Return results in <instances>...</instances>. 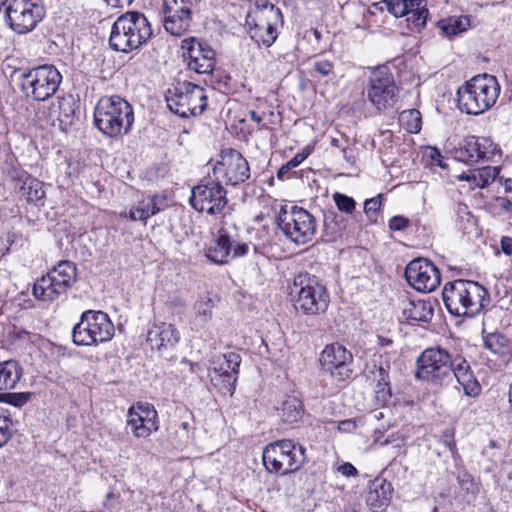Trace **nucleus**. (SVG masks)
Segmentation results:
<instances>
[{
  "label": "nucleus",
  "mask_w": 512,
  "mask_h": 512,
  "mask_svg": "<svg viewBox=\"0 0 512 512\" xmlns=\"http://www.w3.org/2000/svg\"><path fill=\"white\" fill-rule=\"evenodd\" d=\"M160 202L161 199L157 195L149 196L139 201L135 207H132L131 210L123 216L129 217L133 221L139 220L146 222L148 218L161 210L158 206Z\"/></svg>",
  "instance_id": "nucleus-33"
},
{
  "label": "nucleus",
  "mask_w": 512,
  "mask_h": 512,
  "mask_svg": "<svg viewBox=\"0 0 512 512\" xmlns=\"http://www.w3.org/2000/svg\"><path fill=\"white\" fill-rule=\"evenodd\" d=\"M44 15V8L37 0H12L5 9L6 22L17 34L34 30Z\"/></svg>",
  "instance_id": "nucleus-11"
},
{
  "label": "nucleus",
  "mask_w": 512,
  "mask_h": 512,
  "mask_svg": "<svg viewBox=\"0 0 512 512\" xmlns=\"http://www.w3.org/2000/svg\"><path fill=\"white\" fill-rule=\"evenodd\" d=\"M241 357L235 352L216 355L211 361V381L224 392L233 394L238 379Z\"/></svg>",
  "instance_id": "nucleus-18"
},
{
  "label": "nucleus",
  "mask_w": 512,
  "mask_h": 512,
  "mask_svg": "<svg viewBox=\"0 0 512 512\" xmlns=\"http://www.w3.org/2000/svg\"><path fill=\"white\" fill-rule=\"evenodd\" d=\"M428 157L431 160V165L439 166L441 168H446V165L443 162V156L440 151L436 148L430 147L428 152Z\"/></svg>",
  "instance_id": "nucleus-53"
},
{
  "label": "nucleus",
  "mask_w": 512,
  "mask_h": 512,
  "mask_svg": "<svg viewBox=\"0 0 512 512\" xmlns=\"http://www.w3.org/2000/svg\"><path fill=\"white\" fill-rule=\"evenodd\" d=\"M21 196L36 206L44 205L45 191L43 184L38 179L26 177L20 187Z\"/></svg>",
  "instance_id": "nucleus-36"
},
{
  "label": "nucleus",
  "mask_w": 512,
  "mask_h": 512,
  "mask_svg": "<svg viewBox=\"0 0 512 512\" xmlns=\"http://www.w3.org/2000/svg\"><path fill=\"white\" fill-rule=\"evenodd\" d=\"M393 487L385 479H375L369 486L367 505L373 512H383L390 504Z\"/></svg>",
  "instance_id": "nucleus-26"
},
{
  "label": "nucleus",
  "mask_w": 512,
  "mask_h": 512,
  "mask_svg": "<svg viewBox=\"0 0 512 512\" xmlns=\"http://www.w3.org/2000/svg\"><path fill=\"white\" fill-rule=\"evenodd\" d=\"M179 341L180 333L171 323H154L147 332L148 344L158 351L172 349Z\"/></svg>",
  "instance_id": "nucleus-24"
},
{
  "label": "nucleus",
  "mask_w": 512,
  "mask_h": 512,
  "mask_svg": "<svg viewBox=\"0 0 512 512\" xmlns=\"http://www.w3.org/2000/svg\"><path fill=\"white\" fill-rule=\"evenodd\" d=\"M31 397L30 393H0V402L22 407Z\"/></svg>",
  "instance_id": "nucleus-46"
},
{
  "label": "nucleus",
  "mask_w": 512,
  "mask_h": 512,
  "mask_svg": "<svg viewBox=\"0 0 512 512\" xmlns=\"http://www.w3.org/2000/svg\"><path fill=\"white\" fill-rule=\"evenodd\" d=\"M249 115H250L251 120H253L256 123H260L263 119V117L254 110H251L249 112Z\"/></svg>",
  "instance_id": "nucleus-61"
},
{
  "label": "nucleus",
  "mask_w": 512,
  "mask_h": 512,
  "mask_svg": "<svg viewBox=\"0 0 512 512\" xmlns=\"http://www.w3.org/2000/svg\"><path fill=\"white\" fill-rule=\"evenodd\" d=\"M405 277L414 289L424 293L434 291L441 279L438 268L423 258L414 259L407 265Z\"/></svg>",
  "instance_id": "nucleus-19"
},
{
  "label": "nucleus",
  "mask_w": 512,
  "mask_h": 512,
  "mask_svg": "<svg viewBox=\"0 0 512 512\" xmlns=\"http://www.w3.org/2000/svg\"><path fill=\"white\" fill-rule=\"evenodd\" d=\"M249 251L247 243L233 241L227 231L220 229L215 241L207 248V258L218 265L228 263L229 258L245 256Z\"/></svg>",
  "instance_id": "nucleus-22"
},
{
  "label": "nucleus",
  "mask_w": 512,
  "mask_h": 512,
  "mask_svg": "<svg viewBox=\"0 0 512 512\" xmlns=\"http://www.w3.org/2000/svg\"><path fill=\"white\" fill-rule=\"evenodd\" d=\"M342 153H343V157L344 159L349 162V163H353L354 162V157L348 153L347 151V148H342Z\"/></svg>",
  "instance_id": "nucleus-63"
},
{
  "label": "nucleus",
  "mask_w": 512,
  "mask_h": 512,
  "mask_svg": "<svg viewBox=\"0 0 512 512\" xmlns=\"http://www.w3.org/2000/svg\"><path fill=\"white\" fill-rule=\"evenodd\" d=\"M502 207L508 211V212H512V201L508 200V199H504L503 202H502Z\"/></svg>",
  "instance_id": "nucleus-64"
},
{
  "label": "nucleus",
  "mask_w": 512,
  "mask_h": 512,
  "mask_svg": "<svg viewBox=\"0 0 512 512\" xmlns=\"http://www.w3.org/2000/svg\"><path fill=\"white\" fill-rule=\"evenodd\" d=\"M76 102L71 95L57 97V101L51 106V115L56 117L60 125L66 128L73 123Z\"/></svg>",
  "instance_id": "nucleus-30"
},
{
  "label": "nucleus",
  "mask_w": 512,
  "mask_h": 512,
  "mask_svg": "<svg viewBox=\"0 0 512 512\" xmlns=\"http://www.w3.org/2000/svg\"><path fill=\"white\" fill-rule=\"evenodd\" d=\"M394 341L391 338L385 336H377V344L380 348L386 349L393 346Z\"/></svg>",
  "instance_id": "nucleus-58"
},
{
  "label": "nucleus",
  "mask_w": 512,
  "mask_h": 512,
  "mask_svg": "<svg viewBox=\"0 0 512 512\" xmlns=\"http://www.w3.org/2000/svg\"><path fill=\"white\" fill-rule=\"evenodd\" d=\"M399 121L409 133H418L421 129V114L416 109L402 111L399 115Z\"/></svg>",
  "instance_id": "nucleus-40"
},
{
  "label": "nucleus",
  "mask_w": 512,
  "mask_h": 512,
  "mask_svg": "<svg viewBox=\"0 0 512 512\" xmlns=\"http://www.w3.org/2000/svg\"><path fill=\"white\" fill-rule=\"evenodd\" d=\"M454 437H455V429L447 428L442 432L441 441L449 449L452 456L455 458L456 456H458V451H457L456 442L454 440Z\"/></svg>",
  "instance_id": "nucleus-49"
},
{
  "label": "nucleus",
  "mask_w": 512,
  "mask_h": 512,
  "mask_svg": "<svg viewBox=\"0 0 512 512\" xmlns=\"http://www.w3.org/2000/svg\"><path fill=\"white\" fill-rule=\"evenodd\" d=\"M94 123L105 136L122 137L130 132L134 123L133 107L117 95L102 97L94 109Z\"/></svg>",
  "instance_id": "nucleus-1"
},
{
  "label": "nucleus",
  "mask_w": 512,
  "mask_h": 512,
  "mask_svg": "<svg viewBox=\"0 0 512 512\" xmlns=\"http://www.w3.org/2000/svg\"><path fill=\"white\" fill-rule=\"evenodd\" d=\"M23 374L22 366L16 360L0 362V391L15 389Z\"/></svg>",
  "instance_id": "nucleus-31"
},
{
  "label": "nucleus",
  "mask_w": 512,
  "mask_h": 512,
  "mask_svg": "<svg viewBox=\"0 0 512 512\" xmlns=\"http://www.w3.org/2000/svg\"><path fill=\"white\" fill-rule=\"evenodd\" d=\"M338 472H340L342 475L350 477V476H356L358 474L357 469L349 462H346L338 467Z\"/></svg>",
  "instance_id": "nucleus-54"
},
{
  "label": "nucleus",
  "mask_w": 512,
  "mask_h": 512,
  "mask_svg": "<svg viewBox=\"0 0 512 512\" xmlns=\"http://www.w3.org/2000/svg\"><path fill=\"white\" fill-rule=\"evenodd\" d=\"M470 19L468 16H452L438 22V27L448 37L456 36L468 29Z\"/></svg>",
  "instance_id": "nucleus-37"
},
{
  "label": "nucleus",
  "mask_w": 512,
  "mask_h": 512,
  "mask_svg": "<svg viewBox=\"0 0 512 512\" xmlns=\"http://www.w3.org/2000/svg\"><path fill=\"white\" fill-rule=\"evenodd\" d=\"M304 407L296 396L287 397L278 409L280 419L287 424H294L302 419Z\"/></svg>",
  "instance_id": "nucleus-35"
},
{
  "label": "nucleus",
  "mask_w": 512,
  "mask_h": 512,
  "mask_svg": "<svg viewBox=\"0 0 512 512\" xmlns=\"http://www.w3.org/2000/svg\"><path fill=\"white\" fill-rule=\"evenodd\" d=\"M62 75L54 65H41L23 73L22 91L34 101H46L59 89Z\"/></svg>",
  "instance_id": "nucleus-8"
},
{
  "label": "nucleus",
  "mask_w": 512,
  "mask_h": 512,
  "mask_svg": "<svg viewBox=\"0 0 512 512\" xmlns=\"http://www.w3.org/2000/svg\"><path fill=\"white\" fill-rule=\"evenodd\" d=\"M387 10L395 17H403L410 8L415 7L417 0H385Z\"/></svg>",
  "instance_id": "nucleus-43"
},
{
  "label": "nucleus",
  "mask_w": 512,
  "mask_h": 512,
  "mask_svg": "<svg viewBox=\"0 0 512 512\" xmlns=\"http://www.w3.org/2000/svg\"><path fill=\"white\" fill-rule=\"evenodd\" d=\"M451 375L457 379L464 393L470 397H476L481 392V386L473 374L469 362L460 354L452 355Z\"/></svg>",
  "instance_id": "nucleus-25"
},
{
  "label": "nucleus",
  "mask_w": 512,
  "mask_h": 512,
  "mask_svg": "<svg viewBox=\"0 0 512 512\" xmlns=\"http://www.w3.org/2000/svg\"><path fill=\"white\" fill-rule=\"evenodd\" d=\"M12 421L8 415L0 413V448L3 447L12 436Z\"/></svg>",
  "instance_id": "nucleus-48"
},
{
  "label": "nucleus",
  "mask_w": 512,
  "mask_h": 512,
  "mask_svg": "<svg viewBox=\"0 0 512 512\" xmlns=\"http://www.w3.org/2000/svg\"><path fill=\"white\" fill-rule=\"evenodd\" d=\"M389 369L390 365L387 363L385 366L380 364L374 371H372V380L375 382L376 397L382 402H387L392 396Z\"/></svg>",
  "instance_id": "nucleus-34"
},
{
  "label": "nucleus",
  "mask_w": 512,
  "mask_h": 512,
  "mask_svg": "<svg viewBox=\"0 0 512 512\" xmlns=\"http://www.w3.org/2000/svg\"><path fill=\"white\" fill-rule=\"evenodd\" d=\"M277 223L284 235L298 245L310 242L316 233L314 216L298 206H292L289 210L282 207Z\"/></svg>",
  "instance_id": "nucleus-10"
},
{
  "label": "nucleus",
  "mask_w": 512,
  "mask_h": 512,
  "mask_svg": "<svg viewBox=\"0 0 512 512\" xmlns=\"http://www.w3.org/2000/svg\"><path fill=\"white\" fill-rule=\"evenodd\" d=\"M398 93L399 89L387 67H378L371 72L366 94L378 111L393 108L398 100Z\"/></svg>",
  "instance_id": "nucleus-12"
},
{
  "label": "nucleus",
  "mask_w": 512,
  "mask_h": 512,
  "mask_svg": "<svg viewBox=\"0 0 512 512\" xmlns=\"http://www.w3.org/2000/svg\"><path fill=\"white\" fill-rule=\"evenodd\" d=\"M179 429L183 430L186 435H189L190 431L192 430V426L189 421H183L180 423Z\"/></svg>",
  "instance_id": "nucleus-59"
},
{
  "label": "nucleus",
  "mask_w": 512,
  "mask_h": 512,
  "mask_svg": "<svg viewBox=\"0 0 512 512\" xmlns=\"http://www.w3.org/2000/svg\"><path fill=\"white\" fill-rule=\"evenodd\" d=\"M147 498V494L143 490H130V499L135 503H143Z\"/></svg>",
  "instance_id": "nucleus-55"
},
{
  "label": "nucleus",
  "mask_w": 512,
  "mask_h": 512,
  "mask_svg": "<svg viewBox=\"0 0 512 512\" xmlns=\"http://www.w3.org/2000/svg\"><path fill=\"white\" fill-rule=\"evenodd\" d=\"M452 354L441 347L425 349L417 359L416 377L435 383L451 376Z\"/></svg>",
  "instance_id": "nucleus-14"
},
{
  "label": "nucleus",
  "mask_w": 512,
  "mask_h": 512,
  "mask_svg": "<svg viewBox=\"0 0 512 512\" xmlns=\"http://www.w3.org/2000/svg\"><path fill=\"white\" fill-rule=\"evenodd\" d=\"M409 220L403 216H394L389 221V228L392 231H403L409 226Z\"/></svg>",
  "instance_id": "nucleus-52"
},
{
  "label": "nucleus",
  "mask_w": 512,
  "mask_h": 512,
  "mask_svg": "<svg viewBox=\"0 0 512 512\" xmlns=\"http://www.w3.org/2000/svg\"><path fill=\"white\" fill-rule=\"evenodd\" d=\"M333 200L337 208L342 212L351 214L355 210L356 202L352 197L336 192L333 194Z\"/></svg>",
  "instance_id": "nucleus-47"
},
{
  "label": "nucleus",
  "mask_w": 512,
  "mask_h": 512,
  "mask_svg": "<svg viewBox=\"0 0 512 512\" xmlns=\"http://www.w3.org/2000/svg\"><path fill=\"white\" fill-rule=\"evenodd\" d=\"M486 349L498 356L501 363L507 365L512 360V341L500 333L489 334L484 341Z\"/></svg>",
  "instance_id": "nucleus-29"
},
{
  "label": "nucleus",
  "mask_w": 512,
  "mask_h": 512,
  "mask_svg": "<svg viewBox=\"0 0 512 512\" xmlns=\"http://www.w3.org/2000/svg\"><path fill=\"white\" fill-rule=\"evenodd\" d=\"M213 175L221 184L238 186L250 178V166L240 152L225 149L221 151L219 160L214 165Z\"/></svg>",
  "instance_id": "nucleus-13"
},
{
  "label": "nucleus",
  "mask_w": 512,
  "mask_h": 512,
  "mask_svg": "<svg viewBox=\"0 0 512 512\" xmlns=\"http://www.w3.org/2000/svg\"><path fill=\"white\" fill-rule=\"evenodd\" d=\"M352 361V354L339 343L326 345L319 358L322 371L337 382L345 381L351 376Z\"/></svg>",
  "instance_id": "nucleus-17"
},
{
  "label": "nucleus",
  "mask_w": 512,
  "mask_h": 512,
  "mask_svg": "<svg viewBox=\"0 0 512 512\" xmlns=\"http://www.w3.org/2000/svg\"><path fill=\"white\" fill-rule=\"evenodd\" d=\"M109 6L123 8L129 6L134 0H104Z\"/></svg>",
  "instance_id": "nucleus-57"
},
{
  "label": "nucleus",
  "mask_w": 512,
  "mask_h": 512,
  "mask_svg": "<svg viewBox=\"0 0 512 512\" xmlns=\"http://www.w3.org/2000/svg\"><path fill=\"white\" fill-rule=\"evenodd\" d=\"M305 448L290 439L277 440L265 446L263 465L269 473L287 475L298 471L306 460Z\"/></svg>",
  "instance_id": "nucleus-5"
},
{
  "label": "nucleus",
  "mask_w": 512,
  "mask_h": 512,
  "mask_svg": "<svg viewBox=\"0 0 512 512\" xmlns=\"http://www.w3.org/2000/svg\"><path fill=\"white\" fill-rule=\"evenodd\" d=\"M189 201L195 210L217 215L228 203L227 191L216 179L208 180L192 188Z\"/></svg>",
  "instance_id": "nucleus-15"
},
{
  "label": "nucleus",
  "mask_w": 512,
  "mask_h": 512,
  "mask_svg": "<svg viewBox=\"0 0 512 512\" xmlns=\"http://www.w3.org/2000/svg\"><path fill=\"white\" fill-rule=\"evenodd\" d=\"M194 0H163L164 28L174 36L183 35L191 24Z\"/></svg>",
  "instance_id": "nucleus-20"
},
{
  "label": "nucleus",
  "mask_w": 512,
  "mask_h": 512,
  "mask_svg": "<svg viewBox=\"0 0 512 512\" xmlns=\"http://www.w3.org/2000/svg\"><path fill=\"white\" fill-rule=\"evenodd\" d=\"M500 85L495 76L481 74L466 81L457 91L458 107L470 115H480L497 101Z\"/></svg>",
  "instance_id": "nucleus-3"
},
{
  "label": "nucleus",
  "mask_w": 512,
  "mask_h": 512,
  "mask_svg": "<svg viewBox=\"0 0 512 512\" xmlns=\"http://www.w3.org/2000/svg\"><path fill=\"white\" fill-rule=\"evenodd\" d=\"M114 335V324L102 311L87 310L73 327L72 340L77 346L98 345L110 341Z\"/></svg>",
  "instance_id": "nucleus-7"
},
{
  "label": "nucleus",
  "mask_w": 512,
  "mask_h": 512,
  "mask_svg": "<svg viewBox=\"0 0 512 512\" xmlns=\"http://www.w3.org/2000/svg\"><path fill=\"white\" fill-rule=\"evenodd\" d=\"M309 154V148L297 153L292 159H290L278 170L277 177L279 179H283L286 173H288L291 169L298 167L308 157Z\"/></svg>",
  "instance_id": "nucleus-45"
},
{
  "label": "nucleus",
  "mask_w": 512,
  "mask_h": 512,
  "mask_svg": "<svg viewBox=\"0 0 512 512\" xmlns=\"http://www.w3.org/2000/svg\"><path fill=\"white\" fill-rule=\"evenodd\" d=\"M48 274L55 282V285L62 288L65 293H67L77 280L76 266L73 262L68 260L60 261L49 270Z\"/></svg>",
  "instance_id": "nucleus-28"
},
{
  "label": "nucleus",
  "mask_w": 512,
  "mask_h": 512,
  "mask_svg": "<svg viewBox=\"0 0 512 512\" xmlns=\"http://www.w3.org/2000/svg\"><path fill=\"white\" fill-rule=\"evenodd\" d=\"M66 293L55 285V282L47 273L38 279L33 286V295L36 299L44 302H53Z\"/></svg>",
  "instance_id": "nucleus-32"
},
{
  "label": "nucleus",
  "mask_w": 512,
  "mask_h": 512,
  "mask_svg": "<svg viewBox=\"0 0 512 512\" xmlns=\"http://www.w3.org/2000/svg\"><path fill=\"white\" fill-rule=\"evenodd\" d=\"M495 152L493 142L486 137L467 136L455 150V159L467 165L488 161Z\"/></svg>",
  "instance_id": "nucleus-23"
},
{
  "label": "nucleus",
  "mask_w": 512,
  "mask_h": 512,
  "mask_svg": "<svg viewBox=\"0 0 512 512\" xmlns=\"http://www.w3.org/2000/svg\"><path fill=\"white\" fill-rule=\"evenodd\" d=\"M334 65L329 60H316L313 63V72L318 73L319 75L326 77L330 74H333Z\"/></svg>",
  "instance_id": "nucleus-51"
},
{
  "label": "nucleus",
  "mask_w": 512,
  "mask_h": 512,
  "mask_svg": "<svg viewBox=\"0 0 512 512\" xmlns=\"http://www.w3.org/2000/svg\"><path fill=\"white\" fill-rule=\"evenodd\" d=\"M488 293L477 282L458 279L445 284L442 298L447 311L454 316L473 317L484 307Z\"/></svg>",
  "instance_id": "nucleus-2"
},
{
  "label": "nucleus",
  "mask_w": 512,
  "mask_h": 512,
  "mask_svg": "<svg viewBox=\"0 0 512 512\" xmlns=\"http://www.w3.org/2000/svg\"><path fill=\"white\" fill-rule=\"evenodd\" d=\"M151 35V25L144 14L127 12L112 25L109 44L115 51L129 53L144 45Z\"/></svg>",
  "instance_id": "nucleus-4"
},
{
  "label": "nucleus",
  "mask_w": 512,
  "mask_h": 512,
  "mask_svg": "<svg viewBox=\"0 0 512 512\" xmlns=\"http://www.w3.org/2000/svg\"><path fill=\"white\" fill-rule=\"evenodd\" d=\"M381 205H382V197H381V195H378L376 197L368 199L364 203V212L372 220L373 217L376 216V214L379 211Z\"/></svg>",
  "instance_id": "nucleus-50"
},
{
  "label": "nucleus",
  "mask_w": 512,
  "mask_h": 512,
  "mask_svg": "<svg viewBox=\"0 0 512 512\" xmlns=\"http://www.w3.org/2000/svg\"><path fill=\"white\" fill-rule=\"evenodd\" d=\"M500 243L502 251L508 256L512 255V238L504 236Z\"/></svg>",
  "instance_id": "nucleus-56"
},
{
  "label": "nucleus",
  "mask_w": 512,
  "mask_h": 512,
  "mask_svg": "<svg viewBox=\"0 0 512 512\" xmlns=\"http://www.w3.org/2000/svg\"><path fill=\"white\" fill-rule=\"evenodd\" d=\"M165 98L170 111L182 118L202 114L207 105L204 89L191 82L168 89Z\"/></svg>",
  "instance_id": "nucleus-9"
},
{
  "label": "nucleus",
  "mask_w": 512,
  "mask_h": 512,
  "mask_svg": "<svg viewBox=\"0 0 512 512\" xmlns=\"http://www.w3.org/2000/svg\"><path fill=\"white\" fill-rule=\"evenodd\" d=\"M420 4L421 0H417L415 7L410 8L406 13L407 21L417 29H421L425 26L429 14L428 9L420 7Z\"/></svg>",
  "instance_id": "nucleus-42"
},
{
  "label": "nucleus",
  "mask_w": 512,
  "mask_h": 512,
  "mask_svg": "<svg viewBox=\"0 0 512 512\" xmlns=\"http://www.w3.org/2000/svg\"><path fill=\"white\" fill-rule=\"evenodd\" d=\"M402 315L411 323L414 322H430L434 315V309L429 300H409L406 299L402 303Z\"/></svg>",
  "instance_id": "nucleus-27"
},
{
  "label": "nucleus",
  "mask_w": 512,
  "mask_h": 512,
  "mask_svg": "<svg viewBox=\"0 0 512 512\" xmlns=\"http://www.w3.org/2000/svg\"><path fill=\"white\" fill-rule=\"evenodd\" d=\"M257 42L270 46L276 39V29L269 23L266 26L257 24L255 34L252 36Z\"/></svg>",
  "instance_id": "nucleus-44"
},
{
  "label": "nucleus",
  "mask_w": 512,
  "mask_h": 512,
  "mask_svg": "<svg viewBox=\"0 0 512 512\" xmlns=\"http://www.w3.org/2000/svg\"><path fill=\"white\" fill-rule=\"evenodd\" d=\"M181 364H183V365H188V366H189V369H190V371H191V372H196V369L199 367V364H197V363H192V362H190V361H189V360H187V359H183V360L181 361Z\"/></svg>",
  "instance_id": "nucleus-60"
},
{
  "label": "nucleus",
  "mask_w": 512,
  "mask_h": 512,
  "mask_svg": "<svg viewBox=\"0 0 512 512\" xmlns=\"http://www.w3.org/2000/svg\"><path fill=\"white\" fill-rule=\"evenodd\" d=\"M127 424L137 438H147L159 429L158 415L153 405L139 402L127 415Z\"/></svg>",
  "instance_id": "nucleus-21"
},
{
  "label": "nucleus",
  "mask_w": 512,
  "mask_h": 512,
  "mask_svg": "<svg viewBox=\"0 0 512 512\" xmlns=\"http://www.w3.org/2000/svg\"><path fill=\"white\" fill-rule=\"evenodd\" d=\"M330 144L334 147H337V148H345L343 145H342V140L339 139V138H335V137H332L331 140H330Z\"/></svg>",
  "instance_id": "nucleus-62"
},
{
  "label": "nucleus",
  "mask_w": 512,
  "mask_h": 512,
  "mask_svg": "<svg viewBox=\"0 0 512 512\" xmlns=\"http://www.w3.org/2000/svg\"><path fill=\"white\" fill-rule=\"evenodd\" d=\"M182 56L190 70L197 74H211L216 64V53L205 41L190 37L182 41Z\"/></svg>",
  "instance_id": "nucleus-16"
},
{
  "label": "nucleus",
  "mask_w": 512,
  "mask_h": 512,
  "mask_svg": "<svg viewBox=\"0 0 512 512\" xmlns=\"http://www.w3.org/2000/svg\"><path fill=\"white\" fill-rule=\"evenodd\" d=\"M196 318L205 324L212 318L213 301L209 297H201L193 306Z\"/></svg>",
  "instance_id": "nucleus-41"
},
{
  "label": "nucleus",
  "mask_w": 512,
  "mask_h": 512,
  "mask_svg": "<svg viewBox=\"0 0 512 512\" xmlns=\"http://www.w3.org/2000/svg\"><path fill=\"white\" fill-rule=\"evenodd\" d=\"M295 307L305 315H320L326 312L330 295L326 287L315 276L300 273L294 278Z\"/></svg>",
  "instance_id": "nucleus-6"
},
{
  "label": "nucleus",
  "mask_w": 512,
  "mask_h": 512,
  "mask_svg": "<svg viewBox=\"0 0 512 512\" xmlns=\"http://www.w3.org/2000/svg\"><path fill=\"white\" fill-rule=\"evenodd\" d=\"M324 229L331 238L340 236L345 229L344 218L334 211H328L324 214Z\"/></svg>",
  "instance_id": "nucleus-38"
},
{
  "label": "nucleus",
  "mask_w": 512,
  "mask_h": 512,
  "mask_svg": "<svg viewBox=\"0 0 512 512\" xmlns=\"http://www.w3.org/2000/svg\"><path fill=\"white\" fill-rule=\"evenodd\" d=\"M499 168L485 166L472 173V184L475 187L484 188L490 185L498 176Z\"/></svg>",
  "instance_id": "nucleus-39"
}]
</instances>
